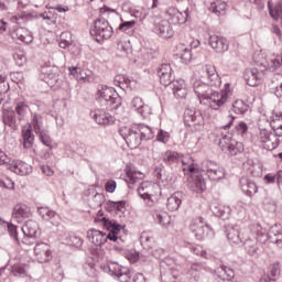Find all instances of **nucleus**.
<instances>
[{
  "label": "nucleus",
  "instance_id": "obj_1",
  "mask_svg": "<svg viewBox=\"0 0 282 282\" xmlns=\"http://www.w3.org/2000/svg\"><path fill=\"white\" fill-rule=\"evenodd\" d=\"M204 72L209 83L202 80L194 82V94L197 96L200 105H208L214 111H218L219 107L226 105L228 95L216 90L217 87H221V77L217 73V69L213 65L204 66Z\"/></svg>",
  "mask_w": 282,
  "mask_h": 282
},
{
  "label": "nucleus",
  "instance_id": "obj_2",
  "mask_svg": "<svg viewBox=\"0 0 282 282\" xmlns=\"http://www.w3.org/2000/svg\"><path fill=\"white\" fill-rule=\"evenodd\" d=\"M112 34L113 28L109 25V21L105 18L96 19L93 28H90V36L97 43H104L108 39H111Z\"/></svg>",
  "mask_w": 282,
  "mask_h": 282
},
{
  "label": "nucleus",
  "instance_id": "obj_3",
  "mask_svg": "<svg viewBox=\"0 0 282 282\" xmlns=\"http://www.w3.org/2000/svg\"><path fill=\"white\" fill-rule=\"evenodd\" d=\"M218 147H220L224 153H228V155H239L245 151L243 142L237 141L235 134L221 133Z\"/></svg>",
  "mask_w": 282,
  "mask_h": 282
},
{
  "label": "nucleus",
  "instance_id": "obj_4",
  "mask_svg": "<svg viewBox=\"0 0 282 282\" xmlns=\"http://www.w3.org/2000/svg\"><path fill=\"white\" fill-rule=\"evenodd\" d=\"M189 228L197 241H204V239L215 237L213 227L206 223L204 217L194 218L189 225Z\"/></svg>",
  "mask_w": 282,
  "mask_h": 282
},
{
  "label": "nucleus",
  "instance_id": "obj_5",
  "mask_svg": "<svg viewBox=\"0 0 282 282\" xmlns=\"http://www.w3.org/2000/svg\"><path fill=\"white\" fill-rule=\"evenodd\" d=\"M183 121L185 127H188L191 131H204V115L202 110H197L195 108H187L183 115Z\"/></svg>",
  "mask_w": 282,
  "mask_h": 282
},
{
  "label": "nucleus",
  "instance_id": "obj_6",
  "mask_svg": "<svg viewBox=\"0 0 282 282\" xmlns=\"http://www.w3.org/2000/svg\"><path fill=\"white\" fill-rule=\"evenodd\" d=\"M202 171L212 182H220V180L226 178V169L215 161H203Z\"/></svg>",
  "mask_w": 282,
  "mask_h": 282
},
{
  "label": "nucleus",
  "instance_id": "obj_7",
  "mask_svg": "<svg viewBox=\"0 0 282 282\" xmlns=\"http://www.w3.org/2000/svg\"><path fill=\"white\" fill-rule=\"evenodd\" d=\"M119 133L129 149H138V147L142 144V137L140 134V128L138 127H122L119 129Z\"/></svg>",
  "mask_w": 282,
  "mask_h": 282
},
{
  "label": "nucleus",
  "instance_id": "obj_8",
  "mask_svg": "<svg viewBox=\"0 0 282 282\" xmlns=\"http://www.w3.org/2000/svg\"><path fill=\"white\" fill-rule=\"evenodd\" d=\"M87 239L90 241V243H94V246H105L107 241H113L116 242V236H108L106 232L100 231L96 228H91L87 231Z\"/></svg>",
  "mask_w": 282,
  "mask_h": 282
},
{
  "label": "nucleus",
  "instance_id": "obj_9",
  "mask_svg": "<svg viewBox=\"0 0 282 282\" xmlns=\"http://www.w3.org/2000/svg\"><path fill=\"white\" fill-rule=\"evenodd\" d=\"M138 195L143 199L147 206H153V196L155 195V184L142 182L138 187Z\"/></svg>",
  "mask_w": 282,
  "mask_h": 282
},
{
  "label": "nucleus",
  "instance_id": "obj_10",
  "mask_svg": "<svg viewBox=\"0 0 282 282\" xmlns=\"http://www.w3.org/2000/svg\"><path fill=\"white\" fill-rule=\"evenodd\" d=\"M245 234L246 231H241L239 225H228L225 227V235L231 245L239 246L243 243Z\"/></svg>",
  "mask_w": 282,
  "mask_h": 282
},
{
  "label": "nucleus",
  "instance_id": "obj_11",
  "mask_svg": "<svg viewBox=\"0 0 282 282\" xmlns=\"http://www.w3.org/2000/svg\"><path fill=\"white\" fill-rule=\"evenodd\" d=\"M108 270L111 276H115L117 281L129 282L131 280V271L129 270V268L122 267L116 262H111L108 265Z\"/></svg>",
  "mask_w": 282,
  "mask_h": 282
},
{
  "label": "nucleus",
  "instance_id": "obj_12",
  "mask_svg": "<svg viewBox=\"0 0 282 282\" xmlns=\"http://www.w3.org/2000/svg\"><path fill=\"white\" fill-rule=\"evenodd\" d=\"M252 225L249 226L250 236H243V241L240 242L245 246L247 252L251 256L257 254V250H259V246L257 242L261 243V237L257 235V232L252 231Z\"/></svg>",
  "mask_w": 282,
  "mask_h": 282
},
{
  "label": "nucleus",
  "instance_id": "obj_13",
  "mask_svg": "<svg viewBox=\"0 0 282 282\" xmlns=\"http://www.w3.org/2000/svg\"><path fill=\"white\" fill-rule=\"evenodd\" d=\"M33 250L39 263H47L52 259V249L46 242L37 241Z\"/></svg>",
  "mask_w": 282,
  "mask_h": 282
},
{
  "label": "nucleus",
  "instance_id": "obj_14",
  "mask_svg": "<svg viewBox=\"0 0 282 282\" xmlns=\"http://www.w3.org/2000/svg\"><path fill=\"white\" fill-rule=\"evenodd\" d=\"M90 118H93V120H95V122L101 127H107L116 122V118L109 112L105 111V109L91 110Z\"/></svg>",
  "mask_w": 282,
  "mask_h": 282
},
{
  "label": "nucleus",
  "instance_id": "obj_15",
  "mask_svg": "<svg viewBox=\"0 0 282 282\" xmlns=\"http://www.w3.org/2000/svg\"><path fill=\"white\" fill-rule=\"evenodd\" d=\"M187 188L192 191V193L202 195V193L206 191V180L202 174H193L187 178Z\"/></svg>",
  "mask_w": 282,
  "mask_h": 282
},
{
  "label": "nucleus",
  "instance_id": "obj_16",
  "mask_svg": "<svg viewBox=\"0 0 282 282\" xmlns=\"http://www.w3.org/2000/svg\"><path fill=\"white\" fill-rule=\"evenodd\" d=\"M156 72H158V76L160 78L161 85H164V87H169V85L173 83L175 75H173V67H171V64H167V63L161 64L158 67Z\"/></svg>",
  "mask_w": 282,
  "mask_h": 282
},
{
  "label": "nucleus",
  "instance_id": "obj_17",
  "mask_svg": "<svg viewBox=\"0 0 282 282\" xmlns=\"http://www.w3.org/2000/svg\"><path fill=\"white\" fill-rule=\"evenodd\" d=\"M32 217V210L25 204H18L13 207L12 219H14L18 224H23L26 219Z\"/></svg>",
  "mask_w": 282,
  "mask_h": 282
},
{
  "label": "nucleus",
  "instance_id": "obj_18",
  "mask_svg": "<svg viewBox=\"0 0 282 282\" xmlns=\"http://www.w3.org/2000/svg\"><path fill=\"white\" fill-rule=\"evenodd\" d=\"M251 231L257 232L258 237H260V243H265V241H270L271 243H276V246H281L282 238H279V236H268L267 230L263 229L260 224H252Z\"/></svg>",
  "mask_w": 282,
  "mask_h": 282
},
{
  "label": "nucleus",
  "instance_id": "obj_19",
  "mask_svg": "<svg viewBox=\"0 0 282 282\" xmlns=\"http://www.w3.org/2000/svg\"><path fill=\"white\" fill-rule=\"evenodd\" d=\"M105 210L110 214L118 215V217H124V210H127V200H107L105 203Z\"/></svg>",
  "mask_w": 282,
  "mask_h": 282
},
{
  "label": "nucleus",
  "instance_id": "obj_20",
  "mask_svg": "<svg viewBox=\"0 0 282 282\" xmlns=\"http://www.w3.org/2000/svg\"><path fill=\"white\" fill-rule=\"evenodd\" d=\"M209 45L216 51L217 54H225V52H228V48L230 47L228 39L219 35H210Z\"/></svg>",
  "mask_w": 282,
  "mask_h": 282
},
{
  "label": "nucleus",
  "instance_id": "obj_21",
  "mask_svg": "<svg viewBox=\"0 0 282 282\" xmlns=\"http://www.w3.org/2000/svg\"><path fill=\"white\" fill-rule=\"evenodd\" d=\"M154 33L161 39H171L175 34V31H173V26L169 20H161L154 25Z\"/></svg>",
  "mask_w": 282,
  "mask_h": 282
},
{
  "label": "nucleus",
  "instance_id": "obj_22",
  "mask_svg": "<svg viewBox=\"0 0 282 282\" xmlns=\"http://www.w3.org/2000/svg\"><path fill=\"white\" fill-rule=\"evenodd\" d=\"M240 188L247 197H254L259 193V186L257 183L246 176L240 178Z\"/></svg>",
  "mask_w": 282,
  "mask_h": 282
},
{
  "label": "nucleus",
  "instance_id": "obj_23",
  "mask_svg": "<svg viewBox=\"0 0 282 282\" xmlns=\"http://www.w3.org/2000/svg\"><path fill=\"white\" fill-rule=\"evenodd\" d=\"M101 107L107 109V111H116L122 107V97L116 91V88H113L111 95L107 98L106 104Z\"/></svg>",
  "mask_w": 282,
  "mask_h": 282
},
{
  "label": "nucleus",
  "instance_id": "obj_24",
  "mask_svg": "<svg viewBox=\"0 0 282 282\" xmlns=\"http://www.w3.org/2000/svg\"><path fill=\"white\" fill-rule=\"evenodd\" d=\"M131 108L137 111L142 118H149L151 116V107L144 104L141 97H134L131 101Z\"/></svg>",
  "mask_w": 282,
  "mask_h": 282
},
{
  "label": "nucleus",
  "instance_id": "obj_25",
  "mask_svg": "<svg viewBox=\"0 0 282 282\" xmlns=\"http://www.w3.org/2000/svg\"><path fill=\"white\" fill-rule=\"evenodd\" d=\"M215 276L218 279V281H227L230 282L231 280L235 279V269L230 268L226 264H220L216 270H215Z\"/></svg>",
  "mask_w": 282,
  "mask_h": 282
},
{
  "label": "nucleus",
  "instance_id": "obj_26",
  "mask_svg": "<svg viewBox=\"0 0 282 282\" xmlns=\"http://www.w3.org/2000/svg\"><path fill=\"white\" fill-rule=\"evenodd\" d=\"M171 89H173V94L175 98H186V82L184 79H172L171 84L167 85Z\"/></svg>",
  "mask_w": 282,
  "mask_h": 282
},
{
  "label": "nucleus",
  "instance_id": "obj_27",
  "mask_svg": "<svg viewBox=\"0 0 282 282\" xmlns=\"http://www.w3.org/2000/svg\"><path fill=\"white\" fill-rule=\"evenodd\" d=\"M9 170L15 173L17 175H30L32 173V165L23 162V161H12L11 164H9Z\"/></svg>",
  "mask_w": 282,
  "mask_h": 282
},
{
  "label": "nucleus",
  "instance_id": "obj_28",
  "mask_svg": "<svg viewBox=\"0 0 282 282\" xmlns=\"http://www.w3.org/2000/svg\"><path fill=\"white\" fill-rule=\"evenodd\" d=\"M113 87H109L107 85H99L97 87V93L95 95V99L102 107L104 105H107V99L110 97V95L113 91Z\"/></svg>",
  "mask_w": 282,
  "mask_h": 282
},
{
  "label": "nucleus",
  "instance_id": "obj_29",
  "mask_svg": "<svg viewBox=\"0 0 282 282\" xmlns=\"http://www.w3.org/2000/svg\"><path fill=\"white\" fill-rule=\"evenodd\" d=\"M185 195L183 192H175L173 193L166 202V208L170 209L172 213L175 210H180V206H182V202H184Z\"/></svg>",
  "mask_w": 282,
  "mask_h": 282
},
{
  "label": "nucleus",
  "instance_id": "obj_30",
  "mask_svg": "<svg viewBox=\"0 0 282 282\" xmlns=\"http://www.w3.org/2000/svg\"><path fill=\"white\" fill-rule=\"evenodd\" d=\"M167 14L171 17V19H175L178 25H184V23H186L191 17V11L186 9L184 12H181L176 8H170L167 10Z\"/></svg>",
  "mask_w": 282,
  "mask_h": 282
},
{
  "label": "nucleus",
  "instance_id": "obj_31",
  "mask_svg": "<svg viewBox=\"0 0 282 282\" xmlns=\"http://www.w3.org/2000/svg\"><path fill=\"white\" fill-rule=\"evenodd\" d=\"M243 79L249 87H257L259 85V68H247L243 73Z\"/></svg>",
  "mask_w": 282,
  "mask_h": 282
},
{
  "label": "nucleus",
  "instance_id": "obj_32",
  "mask_svg": "<svg viewBox=\"0 0 282 282\" xmlns=\"http://www.w3.org/2000/svg\"><path fill=\"white\" fill-rule=\"evenodd\" d=\"M2 120L7 127H10L13 131L19 130V123H17V112L14 110H6L2 115Z\"/></svg>",
  "mask_w": 282,
  "mask_h": 282
},
{
  "label": "nucleus",
  "instance_id": "obj_33",
  "mask_svg": "<svg viewBox=\"0 0 282 282\" xmlns=\"http://www.w3.org/2000/svg\"><path fill=\"white\" fill-rule=\"evenodd\" d=\"M204 267L199 263H193L191 268L187 270V280L189 282H199L202 279V272Z\"/></svg>",
  "mask_w": 282,
  "mask_h": 282
},
{
  "label": "nucleus",
  "instance_id": "obj_34",
  "mask_svg": "<svg viewBox=\"0 0 282 282\" xmlns=\"http://www.w3.org/2000/svg\"><path fill=\"white\" fill-rule=\"evenodd\" d=\"M22 144L24 149L34 147V130H32V126L22 129Z\"/></svg>",
  "mask_w": 282,
  "mask_h": 282
},
{
  "label": "nucleus",
  "instance_id": "obj_35",
  "mask_svg": "<svg viewBox=\"0 0 282 282\" xmlns=\"http://www.w3.org/2000/svg\"><path fill=\"white\" fill-rule=\"evenodd\" d=\"M210 210L213 213V215H215V217H218L219 219L226 220V219H230V207L226 206V205H213L210 207Z\"/></svg>",
  "mask_w": 282,
  "mask_h": 282
},
{
  "label": "nucleus",
  "instance_id": "obj_36",
  "mask_svg": "<svg viewBox=\"0 0 282 282\" xmlns=\"http://www.w3.org/2000/svg\"><path fill=\"white\" fill-rule=\"evenodd\" d=\"M14 39H18V41H21L22 43L30 44L32 41H34V36H32V32L25 28H18L13 32Z\"/></svg>",
  "mask_w": 282,
  "mask_h": 282
},
{
  "label": "nucleus",
  "instance_id": "obj_37",
  "mask_svg": "<svg viewBox=\"0 0 282 282\" xmlns=\"http://www.w3.org/2000/svg\"><path fill=\"white\" fill-rule=\"evenodd\" d=\"M152 217L155 224H159L162 228H166L171 225V216L166 212L154 210Z\"/></svg>",
  "mask_w": 282,
  "mask_h": 282
},
{
  "label": "nucleus",
  "instance_id": "obj_38",
  "mask_svg": "<svg viewBox=\"0 0 282 282\" xmlns=\"http://www.w3.org/2000/svg\"><path fill=\"white\" fill-rule=\"evenodd\" d=\"M281 274V264L279 262L272 264L269 268V272L261 279L262 282H275L276 276Z\"/></svg>",
  "mask_w": 282,
  "mask_h": 282
},
{
  "label": "nucleus",
  "instance_id": "obj_39",
  "mask_svg": "<svg viewBox=\"0 0 282 282\" xmlns=\"http://www.w3.org/2000/svg\"><path fill=\"white\" fill-rule=\"evenodd\" d=\"M183 155L178 152H175L173 150H167L164 152L163 154V162L164 164H166L167 166H171L173 164H177L180 163V161L182 160Z\"/></svg>",
  "mask_w": 282,
  "mask_h": 282
},
{
  "label": "nucleus",
  "instance_id": "obj_40",
  "mask_svg": "<svg viewBox=\"0 0 282 282\" xmlns=\"http://www.w3.org/2000/svg\"><path fill=\"white\" fill-rule=\"evenodd\" d=\"M23 235H29V237L39 236V223L34 220H26L25 225L22 227Z\"/></svg>",
  "mask_w": 282,
  "mask_h": 282
},
{
  "label": "nucleus",
  "instance_id": "obj_41",
  "mask_svg": "<svg viewBox=\"0 0 282 282\" xmlns=\"http://www.w3.org/2000/svg\"><path fill=\"white\" fill-rule=\"evenodd\" d=\"M30 111V106L25 101H18L15 104L14 113L18 116L19 122L21 120H25V116H28V112Z\"/></svg>",
  "mask_w": 282,
  "mask_h": 282
},
{
  "label": "nucleus",
  "instance_id": "obj_42",
  "mask_svg": "<svg viewBox=\"0 0 282 282\" xmlns=\"http://www.w3.org/2000/svg\"><path fill=\"white\" fill-rule=\"evenodd\" d=\"M227 6L224 0H214L210 2L208 10L213 12V14H216V17H220V14L226 11Z\"/></svg>",
  "mask_w": 282,
  "mask_h": 282
},
{
  "label": "nucleus",
  "instance_id": "obj_43",
  "mask_svg": "<svg viewBox=\"0 0 282 282\" xmlns=\"http://www.w3.org/2000/svg\"><path fill=\"white\" fill-rule=\"evenodd\" d=\"M177 279V271L169 267L167 271H164V264L161 265V281L162 282H175Z\"/></svg>",
  "mask_w": 282,
  "mask_h": 282
},
{
  "label": "nucleus",
  "instance_id": "obj_44",
  "mask_svg": "<svg viewBox=\"0 0 282 282\" xmlns=\"http://www.w3.org/2000/svg\"><path fill=\"white\" fill-rule=\"evenodd\" d=\"M178 50H181V53H180L181 62L184 65H188V63L193 61V51L191 50V47L185 46L184 44H181L178 46Z\"/></svg>",
  "mask_w": 282,
  "mask_h": 282
},
{
  "label": "nucleus",
  "instance_id": "obj_45",
  "mask_svg": "<svg viewBox=\"0 0 282 282\" xmlns=\"http://www.w3.org/2000/svg\"><path fill=\"white\" fill-rule=\"evenodd\" d=\"M126 175L128 177L126 180V182H127L129 188H133V184H138V182H140V180H142V173H140V172L128 170L126 172Z\"/></svg>",
  "mask_w": 282,
  "mask_h": 282
},
{
  "label": "nucleus",
  "instance_id": "obj_46",
  "mask_svg": "<svg viewBox=\"0 0 282 282\" xmlns=\"http://www.w3.org/2000/svg\"><path fill=\"white\" fill-rule=\"evenodd\" d=\"M28 264L25 263H17L11 267V273L13 276H19L20 279H23L28 276Z\"/></svg>",
  "mask_w": 282,
  "mask_h": 282
},
{
  "label": "nucleus",
  "instance_id": "obj_47",
  "mask_svg": "<svg viewBox=\"0 0 282 282\" xmlns=\"http://www.w3.org/2000/svg\"><path fill=\"white\" fill-rule=\"evenodd\" d=\"M36 135L40 138V142H42L44 147L52 149L54 140H52V137L50 135V130L43 129L41 132H37Z\"/></svg>",
  "mask_w": 282,
  "mask_h": 282
},
{
  "label": "nucleus",
  "instance_id": "obj_48",
  "mask_svg": "<svg viewBox=\"0 0 282 282\" xmlns=\"http://www.w3.org/2000/svg\"><path fill=\"white\" fill-rule=\"evenodd\" d=\"M141 141L142 140H153L155 138V131H153V128L149 126L141 124L139 127Z\"/></svg>",
  "mask_w": 282,
  "mask_h": 282
},
{
  "label": "nucleus",
  "instance_id": "obj_49",
  "mask_svg": "<svg viewBox=\"0 0 282 282\" xmlns=\"http://www.w3.org/2000/svg\"><path fill=\"white\" fill-rule=\"evenodd\" d=\"M37 214L44 221H50L56 217V212L52 210L50 207H37Z\"/></svg>",
  "mask_w": 282,
  "mask_h": 282
},
{
  "label": "nucleus",
  "instance_id": "obj_50",
  "mask_svg": "<svg viewBox=\"0 0 282 282\" xmlns=\"http://www.w3.org/2000/svg\"><path fill=\"white\" fill-rule=\"evenodd\" d=\"M248 109H250V106L246 104L243 100H236L232 104V111L240 116H243V113H246Z\"/></svg>",
  "mask_w": 282,
  "mask_h": 282
},
{
  "label": "nucleus",
  "instance_id": "obj_51",
  "mask_svg": "<svg viewBox=\"0 0 282 282\" xmlns=\"http://www.w3.org/2000/svg\"><path fill=\"white\" fill-rule=\"evenodd\" d=\"M36 243H39V241L36 240V236L24 235L23 239L20 242V246H22L24 250H30L26 249V247L33 248L34 250V246H36Z\"/></svg>",
  "mask_w": 282,
  "mask_h": 282
},
{
  "label": "nucleus",
  "instance_id": "obj_52",
  "mask_svg": "<svg viewBox=\"0 0 282 282\" xmlns=\"http://www.w3.org/2000/svg\"><path fill=\"white\" fill-rule=\"evenodd\" d=\"M184 246L189 250V252H193V254H196L197 257H206V251H204L200 246L192 242H184Z\"/></svg>",
  "mask_w": 282,
  "mask_h": 282
},
{
  "label": "nucleus",
  "instance_id": "obj_53",
  "mask_svg": "<svg viewBox=\"0 0 282 282\" xmlns=\"http://www.w3.org/2000/svg\"><path fill=\"white\" fill-rule=\"evenodd\" d=\"M45 83H47V85H50V87H54L56 85H58V74L52 72V69L46 70L45 73Z\"/></svg>",
  "mask_w": 282,
  "mask_h": 282
},
{
  "label": "nucleus",
  "instance_id": "obj_54",
  "mask_svg": "<svg viewBox=\"0 0 282 282\" xmlns=\"http://www.w3.org/2000/svg\"><path fill=\"white\" fill-rule=\"evenodd\" d=\"M140 243L141 246H143V248L149 250V248H151V245L153 243V236H151L150 232L143 231L140 237Z\"/></svg>",
  "mask_w": 282,
  "mask_h": 282
},
{
  "label": "nucleus",
  "instance_id": "obj_55",
  "mask_svg": "<svg viewBox=\"0 0 282 282\" xmlns=\"http://www.w3.org/2000/svg\"><path fill=\"white\" fill-rule=\"evenodd\" d=\"M30 127H33V131L35 134L43 131V121H41V117L39 115H33Z\"/></svg>",
  "mask_w": 282,
  "mask_h": 282
},
{
  "label": "nucleus",
  "instance_id": "obj_56",
  "mask_svg": "<svg viewBox=\"0 0 282 282\" xmlns=\"http://www.w3.org/2000/svg\"><path fill=\"white\" fill-rule=\"evenodd\" d=\"M7 230H8L9 235H10V237L12 239H14V241L18 245H21V241H19V231H18L17 225L11 224V223L7 224Z\"/></svg>",
  "mask_w": 282,
  "mask_h": 282
},
{
  "label": "nucleus",
  "instance_id": "obj_57",
  "mask_svg": "<svg viewBox=\"0 0 282 282\" xmlns=\"http://www.w3.org/2000/svg\"><path fill=\"white\" fill-rule=\"evenodd\" d=\"M169 140H171V133L159 129L156 133V142H162V144H169Z\"/></svg>",
  "mask_w": 282,
  "mask_h": 282
},
{
  "label": "nucleus",
  "instance_id": "obj_58",
  "mask_svg": "<svg viewBox=\"0 0 282 282\" xmlns=\"http://www.w3.org/2000/svg\"><path fill=\"white\" fill-rule=\"evenodd\" d=\"M68 241H69L68 242L69 246H72L73 248H76L77 250H80V248H83L84 240L78 236H74V235L69 236Z\"/></svg>",
  "mask_w": 282,
  "mask_h": 282
},
{
  "label": "nucleus",
  "instance_id": "obj_59",
  "mask_svg": "<svg viewBox=\"0 0 282 282\" xmlns=\"http://www.w3.org/2000/svg\"><path fill=\"white\" fill-rule=\"evenodd\" d=\"M95 223L96 224H100L102 223V227L108 230V232L111 230L113 224H116V220H111L107 217H102V218H95Z\"/></svg>",
  "mask_w": 282,
  "mask_h": 282
},
{
  "label": "nucleus",
  "instance_id": "obj_60",
  "mask_svg": "<svg viewBox=\"0 0 282 282\" xmlns=\"http://www.w3.org/2000/svg\"><path fill=\"white\" fill-rule=\"evenodd\" d=\"M235 131H236L237 135H241V138H243V135H246V133H248V123H246L245 121H239L235 126Z\"/></svg>",
  "mask_w": 282,
  "mask_h": 282
},
{
  "label": "nucleus",
  "instance_id": "obj_61",
  "mask_svg": "<svg viewBox=\"0 0 282 282\" xmlns=\"http://www.w3.org/2000/svg\"><path fill=\"white\" fill-rule=\"evenodd\" d=\"M268 237H279L282 239V232H281V224H275L272 226L269 231H267Z\"/></svg>",
  "mask_w": 282,
  "mask_h": 282
},
{
  "label": "nucleus",
  "instance_id": "obj_62",
  "mask_svg": "<svg viewBox=\"0 0 282 282\" xmlns=\"http://www.w3.org/2000/svg\"><path fill=\"white\" fill-rule=\"evenodd\" d=\"M135 28V20L122 21V23L118 26V30L121 32H129V30H133Z\"/></svg>",
  "mask_w": 282,
  "mask_h": 282
},
{
  "label": "nucleus",
  "instance_id": "obj_63",
  "mask_svg": "<svg viewBox=\"0 0 282 282\" xmlns=\"http://www.w3.org/2000/svg\"><path fill=\"white\" fill-rule=\"evenodd\" d=\"M13 61L15 62V65H18V67H23L28 58L25 57V54H23V52H19L13 54Z\"/></svg>",
  "mask_w": 282,
  "mask_h": 282
},
{
  "label": "nucleus",
  "instance_id": "obj_64",
  "mask_svg": "<svg viewBox=\"0 0 282 282\" xmlns=\"http://www.w3.org/2000/svg\"><path fill=\"white\" fill-rule=\"evenodd\" d=\"M122 230V225L118 224V221L115 220L112 227L110 228L109 232L106 234L110 237H116V241H118V234Z\"/></svg>",
  "mask_w": 282,
  "mask_h": 282
}]
</instances>
